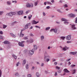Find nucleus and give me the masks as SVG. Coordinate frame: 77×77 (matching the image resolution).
Listing matches in <instances>:
<instances>
[{"label":"nucleus","instance_id":"nucleus-25","mask_svg":"<svg viewBox=\"0 0 77 77\" xmlns=\"http://www.w3.org/2000/svg\"><path fill=\"white\" fill-rule=\"evenodd\" d=\"M6 27H7V25H3V29H5V28H6Z\"/></svg>","mask_w":77,"mask_h":77},{"label":"nucleus","instance_id":"nucleus-39","mask_svg":"<svg viewBox=\"0 0 77 77\" xmlns=\"http://www.w3.org/2000/svg\"><path fill=\"white\" fill-rule=\"evenodd\" d=\"M50 27H48L46 28L45 30H48L49 29H50Z\"/></svg>","mask_w":77,"mask_h":77},{"label":"nucleus","instance_id":"nucleus-44","mask_svg":"<svg viewBox=\"0 0 77 77\" xmlns=\"http://www.w3.org/2000/svg\"><path fill=\"white\" fill-rule=\"evenodd\" d=\"M54 29H51L50 30V32H53V31H54Z\"/></svg>","mask_w":77,"mask_h":77},{"label":"nucleus","instance_id":"nucleus-3","mask_svg":"<svg viewBox=\"0 0 77 77\" xmlns=\"http://www.w3.org/2000/svg\"><path fill=\"white\" fill-rule=\"evenodd\" d=\"M24 30H25V29H23L21 30V32L20 34V37H23L24 35V34L22 33V32H23V31H24Z\"/></svg>","mask_w":77,"mask_h":77},{"label":"nucleus","instance_id":"nucleus-10","mask_svg":"<svg viewBox=\"0 0 77 77\" xmlns=\"http://www.w3.org/2000/svg\"><path fill=\"white\" fill-rule=\"evenodd\" d=\"M29 53L30 54H31V55H32V54H33V53H34V52H33V49L30 50L29 51Z\"/></svg>","mask_w":77,"mask_h":77},{"label":"nucleus","instance_id":"nucleus-52","mask_svg":"<svg viewBox=\"0 0 77 77\" xmlns=\"http://www.w3.org/2000/svg\"><path fill=\"white\" fill-rule=\"evenodd\" d=\"M50 60V59H46V62H48Z\"/></svg>","mask_w":77,"mask_h":77},{"label":"nucleus","instance_id":"nucleus-35","mask_svg":"<svg viewBox=\"0 0 77 77\" xmlns=\"http://www.w3.org/2000/svg\"><path fill=\"white\" fill-rule=\"evenodd\" d=\"M29 36H33L34 35H33V34L31 33L29 34Z\"/></svg>","mask_w":77,"mask_h":77},{"label":"nucleus","instance_id":"nucleus-49","mask_svg":"<svg viewBox=\"0 0 77 77\" xmlns=\"http://www.w3.org/2000/svg\"><path fill=\"white\" fill-rule=\"evenodd\" d=\"M56 68H57V69H60V67L57 66L56 67Z\"/></svg>","mask_w":77,"mask_h":77},{"label":"nucleus","instance_id":"nucleus-12","mask_svg":"<svg viewBox=\"0 0 77 77\" xmlns=\"http://www.w3.org/2000/svg\"><path fill=\"white\" fill-rule=\"evenodd\" d=\"M66 48L67 49H68V48H68L66 46H65V47L63 48V51H66Z\"/></svg>","mask_w":77,"mask_h":77},{"label":"nucleus","instance_id":"nucleus-50","mask_svg":"<svg viewBox=\"0 0 77 77\" xmlns=\"http://www.w3.org/2000/svg\"><path fill=\"white\" fill-rule=\"evenodd\" d=\"M18 72H16L15 73V75H18Z\"/></svg>","mask_w":77,"mask_h":77},{"label":"nucleus","instance_id":"nucleus-36","mask_svg":"<svg viewBox=\"0 0 77 77\" xmlns=\"http://www.w3.org/2000/svg\"><path fill=\"white\" fill-rule=\"evenodd\" d=\"M57 11L58 12H60V13H62V12H61V11L59 9H57Z\"/></svg>","mask_w":77,"mask_h":77},{"label":"nucleus","instance_id":"nucleus-56","mask_svg":"<svg viewBox=\"0 0 77 77\" xmlns=\"http://www.w3.org/2000/svg\"><path fill=\"white\" fill-rule=\"evenodd\" d=\"M16 23H17V22L15 21V22H14L12 24H16Z\"/></svg>","mask_w":77,"mask_h":77},{"label":"nucleus","instance_id":"nucleus-8","mask_svg":"<svg viewBox=\"0 0 77 77\" xmlns=\"http://www.w3.org/2000/svg\"><path fill=\"white\" fill-rule=\"evenodd\" d=\"M71 35H68L66 37V39L67 40H70L71 39Z\"/></svg>","mask_w":77,"mask_h":77},{"label":"nucleus","instance_id":"nucleus-28","mask_svg":"<svg viewBox=\"0 0 77 77\" xmlns=\"http://www.w3.org/2000/svg\"><path fill=\"white\" fill-rule=\"evenodd\" d=\"M2 71L0 70V77H2Z\"/></svg>","mask_w":77,"mask_h":77},{"label":"nucleus","instance_id":"nucleus-24","mask_svg":"<svg viewBox=\"0 0 77 77\" xmlns=\"http://www.w3.org/2000/svg\"><path fill=\"white\" fill-rule=\"evenodd\" d=\"M12 56L13 57H14V58L15 59H16V58H17V56H15V55L14 54H13L12 55Z\"/></svg>","mask_w":77,"mask_h":77},{"label":"nucleus","instance_id":"nucleus-51","mask_svg":"<svg viewBox=\"0 0 77 77\" xmlns=\"http://www.w3.org/2000/svg\"><path fill=\"white\" fill-rule=\"evenodd\" d=\"M71 41H68L67 42V43H71Z\"/></svg>","mask_w":77,"mask_h":77},{"label":"nucleus","instance_id":"nucleus-61","mask_svg":"<svg viewBox=\"0 0 77 77\" xmlns=\"http://www.w3.org/2000/svg\"><path fill=\"white\" fill-rule=\"evenodd\" d=\"M54 64L55 65H57V62H55Z\"/></svg>","mask_w":77,"mask_h":77},{"label":"nucleus","instance_id":"nucleus-30","mask_svg":"<svg viewBox=\"0 0 77 77\" xmlns=\"http://www.w3.org/2000/svg\"><path fill=\"white\" fill-rule=\"evenodd\" d=\"M23 63L24 64H26V60H23Z\"/></svg>","mask_w":77,"mask_h":77},{"label":"nucleus","instance_id":"nucleus-64","mask_svg":"<svg viewBox=\"0 0 77 77\" xmlns=\"http://www.w3.org/2000/svg\"><path fill=\"white\" fill-rule=\"evenodd\" d=\"M46 3H47V2H44V4H45V5H46Z\"/></svg>","mask_w":77,"mask_h":77},{"label":"nucleus","instance_id":"nucleus-58","mask_svg":"<svg viewBox=\"0 0 77 77\" xmlns=\"http://www.w3.org/2000/svg\"><path fill=\"white\" fill-rule=\"evenodd\" d=\"M14 2L15 3H17V1H12L13 3H14Z\"/></svg>","mask_w":77,"mask_h":77},{"label":"nucleus","instance_id":"nucleus-23","mask_svg":"<svg viewBox=\"0 0 77 77\" xmlns=\"http://www.w3.org/2000/svg\"><path fill=\"white\" fill-rule=\"evenodd\" d=\"M60 38L61 39H63V40H64L65 39V37H61Z\"/></svg>","mask_w":77,"mask_h":77},{"label":"nucleus","instance_id":"nucleus-42","mask_svg":"<svg viewBox=\"0 0 77 77\" xmlns=\"http://www.w3.org/2000/svg\"><path fill=\"white\" fill-rule=\"evenodd\" d=\"M47 3H48V4H49V5H51V3L50 2H47Z\"/></svg>","mask_w":77,"mask_h":77},{"label":"nucleus","instance_id":"nucleus-29","mask_svg":"<svg viewBox=\"0 0 77 77\" xmlns=\"http://www.w3.org/2000/svg\"><path fill=\"white\" fill-rule=\"evenodd\" d=\"M7 5H11V2H7Z\"/></svg>","mask_w":77,"mask_h":77},{"label":"nucleus","instance_id":"nucleus-5","mask_svg":"<svg viewBox=\"0 0 77 77\" xmlns=\"http://www.w3.org/2000/svg\"><path fill=\"white\" fill-rule=\"evenodd\" d=\"M30 23H27L26 24L25 26V29H28L29 28L28 26H30Z\"/></svg>","mask_w":77,"mask_h":77},{"label":"nucleus","instance_id":"nucleus-47","mask_svg":"<svg viewBox=\"0 0 77 77\" xmlns=\"http://www.w3.org/2000/svg\"><path fill=\"white\" fill-rule=\"evenodd\" d=\"M3 11H0V15H2V14H3Z\"/></svg>","mask_w":77,"mask_h":77},{"label":"nucleus","instance_id":"nucleus-26","mask_svg":"<svg viewBox=\"0 0 77 77\" xmlns=\"http://www.w3.org/2000/svg\"><path fill=\"white\" fill-rule=\"evenodd\" d=\"M41 39L42 40H43V39H44V36H43V35L41 36Z\"/></svg>","mask_w":77,"mask_h":77},{"label":"nucleus","instance_id":"nucleus-15","mask_svg":"<svg viewBox=\"0 0 77 77\" xmlns=\"http://www.w3.org/2000/svg\"><path fill=\"white\" fill-rule=\"evenodd\" d=\"M72 29L73 30L76 29V28L75 27V25H73L72 26Z\"/></svg>","mask_w":77,"mask_h":77},{"label":"nucleus","instance_id":"nucleus-62","mask_svg":"<svg viewBox=\"0 0 77 77\" xmlns=\"http://www.w3.org/2000/svg\"><path fill=\"white\" fill-rule=\"evenodd\" d=\"M28 13H29V11H26V14H28Z\"/></svg>","mask_w":77,"mask_h":77},{"label":"nucleus","instance_id":"nucleus-27","mask_svg":"<svg viewBox=\"0 0 77 77\" xmlns=\"http://www.w3.org/2000/svg\"><path fill=\"white\" fill-rule=\"evenodd\" d=\"M11 36H13V37H14V38H15V35H14V34H13L11 33Z\"/></svg>","mask_w":77,"mask_h":77},{"label":"nucleus","instance_id":"nucleus-4","mask_svg":"<svg viewBox=\"0 0 77 77\" xmlns=\"http://www.w3.org/2000/svg\"><path fill=\"white\" fill-rule=\"evenodd\" d=\"M69 17H70V18H73L75 17V15L72 14H69Z\"/></svg>","mask_w":77,"mask_h":77},{"label":"nucleus","instance_id":"nucleus-7","mask_svg":"<svg viewBox=\"0 0 77 77\" xmlns=\"http://www.w3.org/2000/svg\"><path fill=\"white\" fill-rule=\"evenodd\" d=\"M32 24H36L39 23V21H38L37 22H36L35 21V20H34L32 21Z\"/></svg>","mask_w":77,"mask_h":77},{"label":"nucleus","instance_id":"nucleus-33","mask_svg":"<svg viewBox=\"0 0 77 77\" xmlns=\"http://www.w3.org/2000/svg\"><path fill=\"white\" fill-rule=\"evenodd\" d=\"M28 39V38H27V37H25L23 38V39H24V40H26Z\"/></svg>","mask_w":77,"mask_h":77},{"label":"nucleus","instance_id":"nucleus-53","mask_svg":"<svg viewBox=\"0 0 77 77\" xmlns=\"http://www.w3.org/2000/svg\"><path fill=\"white\" fill-rule=\"evenodd\" d=\"M19 62L17 63V64H16V66H18V65H19V64H20V63H19Z\"/></svg>","mask_w":77,"mask_h":77},{"label":"nucleus","instance_id":"nucleus-22","mask_svg":"<svg viewBox=\"0 0 77 77\" xmlns=\"http://www.w3.org/2000/svg\"><path fill=\"white\" fill-rule=\"evenodd\" d=\"M54 33H56L57 32V29H54Z\"/></svg>","mask_w":77,"mask_h":77},{"label":"nucleus","instance_id":"nucleus-9","mask_svg":"<svg viewBox=\"0 0 77 77\" xmlns=\"http://www.w3.org/2000/svg\"><path fill=\"white\" fill-rule=\"evenodd\" d=\"M50 59V56H46L44 58V60L45 61H46L47 59Z\"/></svg>","mask_w":77,"mask_h":77},{"label":"nucleus","instance_id":"nucleus-20","mask_svg":"<svg viewBox=\"0 0 77 77\" xmlns=\"http://www.w3.org/2000/svg\"><path fill=\"white\" fill-rule=\"evenodd\" d=\"M76 53H77L76 52H71L70 53V54H73V55H74V54H76Z\"/></svg>","mask_w":77,"mask_h":77},{"label":"nucleus","instance_id":"nucleus-48","mask_svg":"<svg viewBox=\"0 0 77 77\" xmlns=\"http://www.w3.org/2000/svg\"><path fill=\"white\" fill-rule=\"evenodd\" d=\"M75 23H77V17L75 18Z\"/></svg>","mask_w":77,"mask_h":77},{"label":"nucleus","instance_id":"nucleus-32","mask_svg":"<svg viewBox=\"0 0 77 77\" xmlns=\"http://www.w3.org/2000/svg\"><path fill=\"white\" fill-rule=\"evenodd\" d=\"M28 66H29V64H26V69H28V68H29Z\"/></svg>","mask_w":77,"mask_h":77},{"label":"nucleus","instance_id":"nucleus-59","mask_svg":"<svg viewBox=\"0 0 77 77\" xmlns=\"http://www.w3.org/2000/svg\"><path fill=\"white\" fill-rule=\"evenodd\" d=\"M54 0H52L51 1V2L52 3H54Z\"/></svg>","mask_w":77,"mask_h":77},{"label":"nucleus","instance_id":"nucleus-45","mask_svg":"<svg viewBox=\"0 0 77 77\" xmlns=\"http://www.w3.org/2000/svg\"><path fill=\"white\" fill-rule=\"evenodd\" d=\"M57 72H56L54 74L55 76H57Z\"/></svg>","mask_w":77,"mask_h":77},{"label":"nucleus","instance_id":"nucleus-40","mask_svg":"<svg viewBox=\"0 0 77 77\" xmlns=\"http://www.w3.org/2000/svg\"><path fill=\"white\" fill-rule=\"evenodd\" d=\"M35 27H36L37 28H39V29H40V27L39 26H35Z\"/></svg>","mask_w":77,"mask_h":77},{"label":"nucleus","instance_id":"nucleus-31","mask_svg":"<svg viewBox=\"0 0 77 77\" xmlns=\"http://www.w3.org/2000/svg\"><path fill=\"white\" fill-rule=\"evenodd\" d=\"M75 69H74L72 71V74H74L75 72Z\"/></svg>","mask_w":77,"mask_h":77},{"label":"nucleus","instance_id":"nucleus-38","mask_svg":"<svg viewBox=\"0 0 77 77\" xmlns=\"http://www.w3.org/2000/svg\"><path fill=\"white\" fill-rule=\"evenodd\" d=\"M37 5H38V2H36L35 3V6H37Z\"/></svg>","mask_w":77,"mask_h":77},{"label":"nucleus","instance_id":"nucleus-34","mask_svg":"<svg viewBox=\"0 0 77 77\" xmlns=\"http://www.w3.org/2000/svg\"><path fill=\"white\" fill-rule=\"evenodd\" d=\"M27 77H32V75H31L28 74L27 75Z\"/></svg>","mask_w":77,"mask_h":77},{"label":"nucleus","instance_id":"nucleus-14","mask_svg":"<svg viewBox=\"0 0 77 77\" xmlns=\"http://www.w3.org/2000/svg\"><path fill=\"white\" fill-rule=\"evenodd\" d=\"M64 71L65 72H69V71L67 69H65L64 70Z\"/></svg>","mask_w":77,"mask_h":77},{"label":"nucleus","instance_id":"nucleus-55","mask_svg":"<svg viewBox=\"0 0 77 77\" xmlns=\"http://www.w3.org/2000/svg\"><path fill=\"white\" fill-rule=\"evenodd\" d=\"M44 64L43 63H42V64L41 65V66H44Z\"/></svg>","mask_w":77,"mask_h":77},{"label":"nucleus","instance_id":"nucleus-16","mask_svg":"<svg viewBox=\"0 0 77 77\" xmlns=\"http://www.w3.org/2000/svg\"><path fill=\"white\" fill-rule=\"evenodd\" d=\"M4 43L5 44H9L10 43L8 41H5L4 42Z\"/></svg>","mask_w":77,"mask_h":77},{"label":"nucleus","instance_id":"nucleus-63","mask_svg":"<svg viewBox=\"0 0 77 77\" xmlns=\"http://www.w3.org/2000/svg\"><path fill=\"white\" fill-rule=\"evenodd\" d=\"M53 62H54V61H56V60H55V59H53Z\"/></svg>","mask_w":77,"mask_h":77},{"label":"nucleus","instance_id":"nucleus-11","mask_svg":"<svg viewBox=\"0 0 77 77\" xmlns=\"http://www.w3.org/2000/svg\"><path fill=\"white\" fill-rule=\"evenodd\" d=\"M23 11H20L17 12V14L18 15H22V14H23Z\"/></svg>","mask_w":77,"mask_h":77},{"label":"nucleus","instance_id":"nucleus-41","mask_svg":"<svg viewBox=\"0 0 77 77\" xmlns=\"http://www.w3.org/2000/svg\"><path fill=\"white\" fill-rule=\"evenodd\" d=\"M64 23L65 24H68V22H64Z\"/></svg>","mask_w":77,"mask_h":77},{"label":"nucleus","instance_id":"nucleus-43","mask_svg":"<svg viewBox=\"0 0 77 77\" xmlns=\"http://www.w3.org/2000/svg\"><path fill=\"white\" fill-rule=\"evenodd\" d=\"M0 39H3V36L0 35Z\"/></svg>","mask_w":77,"mask_h":77},{"label":"nucleus","instance_id":"nucleus-57","mask_svg":"<svg viewBox=\"0 0 77 77\" xmlns=\"http://www.w3.org/2000/svg\"><path fill=\"white\" fill-rule=\"evenodd\" d=\"M50 6H47L46 7V9H50Z\"/></svg>","mask_w":77,"mask_h":77},{"label":"nucleus","instance_id":"nucleus-6","mask_svg":"<svg viewBox=\"0 0 77 77\" xmlns=\"http://www.w3.org/2000/svg\"><path fill=\"white\" fill-rule=\"evenodd\" d=\"M19 45V46H20L21 47H24V45L23 44L22 42H19L18 43Z\"/></svg>","mask_w":77,"mask_h":77},{"label":"nucleus","instance_id":"nucleus-1","mask_svg":"<svg viewBox=\"0 0 77 77\" xmlns=\"http://www.w3.org/2000/svg\"><path fill=\"white\" fill-rule=\"evenodd\" d=\"M8 15L10 17H12L13 15H14L16 14V13L15 12H10L8 13Z\"/></svg>","mask_w":77,"mask_h":77},{"label":"nucleus","instance_id":"nucleus-60","mask_svg":"<svg viewBox=\"0 0 77 77\" xmlns=\"http://www.w3.org/2000/svg\"><path fill=\"white\" fill-rule=\"evenodd\" d=\"M43 15H44V16H45V13H44V12H43Z\"/></svg>","mask_w":77,"mask_h":77},{"label":"nucleus","instance_id":"nucleus-46","mask_svg":"<svg viewBox=\"0 0 77 77\" xmlns=\"http://www.w3.org/2000/svg\"><path fill=\"white\" fill-rule=\"evenodd\" d=\"M33 42V39H31L30 41V42L31 43H32V42Z\"/></svg>","mask_w":77,"mask_h":77},{"label":"nucleus","instance_id":"nucleus-19","mask_svg":"<svg viewBox=\"0 0 77 77\" xmlns=\"http://www.w3.org/2000/svg\"><path fill=\"white\" fill-rule=\"evenodd\" d=\"M32 15H29L28 17L29 20H30L31 19V18H32Z\"/></svg>","mask_w":77,"mask_h":77},{"label":"nucleus","instance_id":"nucleus-17","mask_svg":"<svg viewBox=\"0 0 77 77\" xmlns=\"http://www.w3.org/2000/svg\"><path fill=\"white\" fill-rule=\"evenodd\" d=\"M61 20L62 21H68V20L63 18H62L61 19Z\"/></svg>","mask_w":77,"mask_h":77},{"label":"nucleus","instance_id":"nucleus-13","mask_svg":"<svg viewBox=\"0 0 77 77\" xmlns=\"http://www.w3.org/2000/svg\"><path fill=\"white\" fill-rule=\"evenodd\" d=\"M34 49V50H37V46L36 45H35L33 46Z\"/></svg>","mask_w":77,"mask_h":77},{"label":"nucleus","instance_id":"nucleus-54","mask_svg":"<svg viewBox=\"0 0 77 77\" xmlns=\"http://www.w3.org/2000/svg\"><path fill=\"white\" fill-rule=\"evenodd\" d=\"M0 34H1V35H2V34H3V32H2V31H1L0 32Z\"/></svg>","mask_w":77,"mask_h":77},{"label":"nucleus","instance_id":"nucleus-2","mask_svg":"<svg viewBox=\"0 0 77 77\" xmlns=\"http://www.w3.org/2000/svg\"><path fill=\"white\" fill-rule=\"evenodd\" d=\"M26 6L27 8H32L33 6V5L32 4H30L29 3H27Z\"/></svg>","mask_w":77,"mask_h":77},{"label":"nucleus","instance_id":"nucleus-37","mask_svg":"<svg viewBox=\"0 0 77 77\" xmlns=\"http://www.w3.org/2000/svg\"><path fill=\"white\" fill-rule=\"evenodd\" d=\"M75 66V65H72L70 66L71 67H74V66Z\"/></svg>","mask_w":77,"mask_h":77},{"label":"nucleus","instance_id":"nucleus-18","mask_svg":"<svg viewBox=\"0 0 77 77\" xmlns=\"http://www.w3.org/2000/svg\"><path fill=\"white\" fill-rule=\"evenodd\" d=\"M36 75L37 77H39V75H39V73H38V72H37L36 73Z\"/></svg>","mask_w":77,"mask_h":77},{"label":"nucleus","instance_id":"nucleus-21","mask_svg":"<svg viewBox=\"0 0 77 77\" xmlns=\"http://www.w3.org/2000/svg\"><path fill=\"white\" fill-rule=\"evenodd\" d=\"M63 7L64 8H68V5L66 4L63 5Z\"/></svg>","mask_w":77,"mask_h":77}]
</instances>
